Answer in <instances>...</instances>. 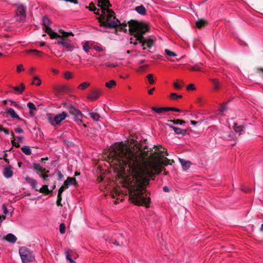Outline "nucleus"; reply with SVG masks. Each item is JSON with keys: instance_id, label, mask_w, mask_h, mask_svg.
Returning <instances> with one entry per match:
<instances>
[{"instance_id": "obj_1", "label": "nucleus", "mask_w": 263, "mask_h": 263, "mask_svg": "<svg viewBox=\"0 0 263 263\" xmlns=\"http://www.w3.org/2000/svg\"><path fill=\"white\" fill-rule=\"evenodd\" d=\"M132 140L131 144L136 147L137 152L134 153L125 144H115L112 150L107 156V161L111 165H115L118 169L125 172V166L135 173V182L129 189V197L133 203L137 205H144L149 207L151 198L147 197L145 186L149 183V179L153 178L155 174H160L162 165L167 166L171 160L163 158L168 154L167 150L160 145H154L153 148L138 143Z\"/></svg>"}, {"instance_id": "obj_2", "label": "nucleus", "mask_w": 263, "mask_h": 263, "mask_svg": "<svg viewBox=\"0 0 263 263\" xmlns=\"http://www.w3.org/2000/svg\"><path fill=\"white\" fill-rule=\"evenodd\" d=\"M129 26V32L130 34L133 35L139 42L141 43L143 49H146L145 46L148 48H151L154 44L155 41L153 39H145L143 35L148 31L149 27L145 24L142 22H139L136 20H131L128 23L125 22L121 23L119 21L118 25L116 27L112 28H116L115 32L117 33L118 29L120 31L123 30L124 32H127L126 28L127 25Z\"/></svg>"}, {"instance_id": "obj_3", "label": "nucleus", "mask_w": 263, "mask_h": 263, "mask_svg": "<svg viewBox=\"0 0 263 263\" xmlns=\"http://www.w3.org/2000/svg\"><path fill=\"white\" fill-rule=\"evenodd\" d=\"M98 6L101 8L102 14L97 17L100 25L105 28H113L118 25L119 20L116 18L115 13L109 7L111 5L109 0H98Z\"/></svg>"}, {"instance_id": "obj_4", "label": "nucleus", "mask_w": 263, "mask_h": 263, "mask_svg": "<svg viewBox=\"0 0 263 263\" xmlns=\"http://www.w3.org/2000/svg\"><path fill=\"white\" fill-rule=\"evenodd\" d=\"M19 254L23 263H30L35 259L33 252L25 247H22L20 248Z\"/></svg>"}, {"instance_id": "obj_5", "label": "nucleus", "mask_w": 263, "mask_h": 263, "mask_svg": "<svg viewBox=\"0 0 263 263\" xmlns=\"http://www.w3.org/2000/svg\"><path fill=\"white\" fill-rule=\"evenodd\" d=\"M63 105L67 109L68 112L73 116V120L76 122H77L78 123L82 122V118L83 117V115L80 110L76 109L71 105L67 104V103H64Z\"/></svg>"}, {"instance_id": "obj_6", "label": "nucleus", "mask_w": 263, "mask_h": 263, "mask_svg": "<svg viewBox=\"0 0 263 263\" xmlns=\"http://www.w3.org/2000/svg\"><path fill=\"white\" fill-rule=\"evenodd\" d=\"M67 114L65 111H63L61 114L52 115V114L48 115V122L53 126L59 125L61 124L62 121L65 119Z\"/></svg>"}, {"instance_id": "obj_7", "label": "nucleus", "mask_w": 263, "mask_h": 263, "mask_svg": "<svg viewBox=\"0 0 263 263\" xmlns=\"http://www.w3.org/2000/svg\"><path fill=\"white\" fill-rule=\"evenodd\" d=\"M26 7L23 5H18L16 11V21L23 22L25 21L26 15Z\"/></svg>"}, {"instance_id": "obj_8", "label": "nucleus", "mask_w": 263, "mask_h": 263, "mask_svg": "<svg viewBox=\"0 0 263 263\" xmlns=\"http://www.w3.org/2000/svg\"><path fill=\"white\" fill-rule=\"evenodd\" d=\"M57 44L62 45L64 49L68 52H71L74 48V46L71 44L68 38L62 37L61 39L58 41Z\"/></svg>"}, {"instance_id": "obj_9", "label": "nucleus", "mask_w": 263, "mask_h": 263, "mask_svg": "<svg viewBox=\"0 0 263 263\" xmlns=\"http://www.w3.org/2000/svg\"><path fill=\"white\" fill-rule=\"evenodd\" d=\"M125 239L122 234L117 235L115 238H112L110 242L116 245L117 246H122L124 244Z\"/></svg>"}, {"instance_id": "obj_10", "label": "nucleus", "mask_w": 263, "mask_h": 263, "mask_svg": "<svg viewBox=\"0 0 263 263\" xmlns=\"http://www.w3.org/2000/svg\"><path fill=\"white\" fill-rule=\"evenodd\" d=\"M233 128L235 132V138H238L245 133V127L243 125H238L237 123H235Z\"/></svg>"}, {"instance_id": "obj_11", "label": "nucleus", "mask_w": 263, "mask_h": 263, "mask_svg": "<svg viewBox=\"0 0 263 263\" xmlns=\"http://www.w3.org/2000/svg\"><path fill=\"white\" fill-rule=\"evenodd\" d=\"M6 116H10L12 118H16L24 123L25 122V121L23 119L21 118L15 112L14 110L12 108H9L6 111Z\"/></svg>"}, {"instance_id": "obj_12", "label": "nucleus", "mask_w": 263, "mask_h": 263, "mask_svg": "<svg viewBox=\"0 0 263 263\" xmlns=\"http://www.w3.org/2000/svg\"><path fill=\"white\" fill-rule=\"evenodd\" d=\"M33 170L35 171L39 176L41 174L44 173H48L49 171L48 170H46L45 168L42 167L40 164L37 163H33Z\"/></svg>"}, {"instance_id": "obj_13", "label": "nucleus", "mask_w": 263, "mask_h": 263, "mask_svg": "<svg viewBox=\"0 0 263 263\" xmlns=\"http://www.w3.org/2000/svg\"><path fill=\"white\" fill-rule=\"evenodd\" d=\"M45 32L47 33L52 39H56L58 37L61 39L62 37V36L53 31L50 27H47V29L45 30Z\"/></svg>"}, {"instance_id": "obj_14", "label": "nucleus", "mask_w": 263, "mask_h": 263, "mask_svg": "<svg viewBox=\"0 0 263 263\" xmlns=\"http://www.w3.org/2000/svg\"><path fill=\"white\" fill-rule=\"evenodd\" d=\"M167 125L171 128H172L174 132L178 135H185L186 134L187 129H182L179 127H175L173 125L167 124Z\"/></svg>"}, {"instance_id": "obj_15", "label": "nucleus", "mask_w": 263, "mask_h": 263, "mask_svg": "<svg viewBox=\"0 0 263 263\" xmlns=\"http://www.w3.org/2000/svg\"><path fill=\"white\" fill-rule=\"evenodd\" d=\"M101 95V92L97 90H93L89 96L88 97V99H90L91 101H95L98 99Z\"/></svg>"}, {"instance_id": "obj_16", "label": "nucleus", "mask_w": 263, "mask_h": 263, "mask_svg": "<svg viewBox=\"0 0 263 263\" xmlns=\"http://www.w3.org/2000/svg\"><path fill=\"white\" fill-rule=\"evenodd\" d=\"M179 160L184 171H186L190 167L191 162L190 161H186L181 158H179Z\"/></svg>"}, {"instance_id": "obj_17", "label": "nucleus", "mask_w": 263, "mask_h": 263, "mask_svg": "<svg viewBox=\"0 0 263 263\" xmlns=\"http://www.w3.org/2000/svg\"><path fill=\"white\" fill-rule=\"evenodd\" d=\"M208 24V22L206 20L204 19H199L196 23V27L198 29H202L205 27V26Z\"/></svg>"}, {"instance_id": "obj_18", "label": "nucleus", "mask_w": 263, "mask_h": 263, "mask_svg": "<svg viewBox=\"0 0 263 263\" xmlns=\"http://www.w3.org/2000/svg\"><path fill=\"white\" fill-rule=\"evenodd\" d=\"M11 167L10 166L5 167L3 172L4 176L7 178H10L13 174V171L11 170Z\"/></svg>"}, {"instance_id": "obj_19", "label": "nucleus", "mask_w": 263, "mask_h": 263, "mask_svg": "<svg viewBox=\"0 0 263 263\" xmlns=\"http://www.w3.org/2000/svg\"><path fill=\"white\" fill-rule=\"evenodd\" d=\"M5 239L8 242H12V243H14L16 242V240H17V238L16 237V236L11 234V233H9V234H8L5 237Z\"/></svg>"}, {"instance_id": "obj_20", "label": "nucleus", "mask_w": 263, "mask_h": 263, "mask_svg": "<svg viewBox=\"0 0 263 263\" xmlns=\"http://www.w3.org/2000/svg\"><path fill=\"white\" fill-rule=\"evenodd\" d=\"M65 182L69 186L70 185H77L78 184L76 179L73 177H68Z\"/></svg>"}, {"instance_id": "obj_21", "label": "nucleus", "mask_w": 263, "mask_h": 263, "mask_svg": "<svg viewBox=\"0 0 263 263\" xmlns=\"http://www.w3.org/2000/svg\"><path fill=\"white\" fill-rule=\"evenodd\" d=\"M135 10L141 15L146 14V9L143 5L137 6L135 8Z\"/></svg>"}, {"instance_id": "obj_22", "label": "nucleus", "mask_w": 263, "mask_h": 263, "mask_svg": "<svg viewBox=\"0 0 263 263\" xmlns=\"http://www.w3.org/2000/svg\"><path fill=\"white\" fill-rule=\"evenodd\" d=\"M50 23V21L47 17L44 16L43 17L42 24L45 26V28L43 29L44 30H45L47 27H49Z\"/></svg>"}, {"instance_id": "obj_23", "label": "nucleus", "mask_w": 263, "mask_h": 263, "mask_svg": "<svg viewBox=\"0 0 263 263\" xmlns=\"http://www.w3.org/2000/svg\"><path fill=\"white\" fill-rule=\"evenodd\" d=\"M168 122L173 123L174 124L182 125L185 123V121L181 119L168 120Z\"/></svg>"}, {"instance_id": "obj_24", "label": "nucleus", "mask_w": 263, "mask_h": 263, "mask_svg": "<svg viewBox=\"0 0 263 263\" xmlns=\"http://www.w3.org/2000/svg\"><path fill=\"white\" fill-rule=\"evenodd\" d=\"M88 114L90 117L95 121H99V118H100V115L98 113L89 111Z\"/></svg>"}, {"instance_id": "obj_25", "label": "nucleus", "mask_w": 263, "mask_h": 263, "mask_svg": "<svg viewBox=\"0 0 263 263\" xmlns=\"http://www.w3.org/2000/svg\"><path fill=\"white\" fill-rule=\"evenodd\" d=\"M13 89L14 90L20 93H22V92L25 89V86L23 83H21V87L17 86L13 87Z\"/></svg>"}, {"instance_id": "obj_26", "label": "nucleus", "mask_w": 263, "mask_h": 263, "mask_svg": "<svg viewBox=\"0 0 263 263\" xmlns=\"http://www.w3.org/2000/svg\"><path fill=\"white\" fill-rule=\"evenodd\" d=\"M37 191H39L40 193H43L45 195H49L48 186L47 185H43L41 188L38 190Z\"/></svg>"}, {"instance_id": "obj_27", "label": "nucleus", "mask_w": 263, "mask_h": 263, "mask_svg": "<svg viewBox=\"0 0 263 263\" xmlns=\"http://www.w3.org/2000/svg\"><path fill=\"white\" fill-rule=\"evenodd\" d=\"M27 52H29V53H33L35 55L39 57H42V55H43L44 54V53L43 52H42V51L37 50L36 49H30L29 50H28Z\"/></svg>"}, {"instance_id": "obj_28", "label": "nucleus", "mask_w": 263, "mask_h": 263, "mask_svg": "<svg viewBox=\"0 0 263 263\" xmlns=\"http://www.w3.org/2000/svg\"><path fill=\"white\" fill-rule=\"evenodd\" d=\"M21 150L27 155H30L31 154V150L28 146H24L21 147Z\"/></svg>"}, {"instance_id": "obj_29", "label": "nucleus", "mask_w": 263, "mask_h": 263, "mask_svg": "<svg viewBox=\"0 0 263 263\" xmlns=\"http://www.w3.org/2000/svg\"><path fill=\"white\" fill-rule=\"evenodd\" d=\"M41 80L37 76H34L33 77V81L31 83L32 85H36V86H40L41 84Z\"/></svg>"}, {"instance_id": "obj_30", "label": "nucleus", "mask_w": 263, "mask_h": 263, "mask_svg": "<svg viewBox=\"0 0 263 263\" xmlns=\"http://www.w3.org/2000/svg\"><path fill=\"white\" fill-rule=\"evenodd\" d=\"M65 254L66 259L68 260L70 262V263H76V261H74L72 259V257H73V256L70 254V251L69 250L66 251Z\"/></svg>"}, {"instance_id": "obj_31", "label": "nucleus", "mask_w": 263, "mask_h": 263, "mask_svg": "<svg viewBox=\"0 0 263 263\" xmlns=\"http://www.w3.org/2000/svg\"><path fill=\"white\" fill-rule=\"evenodd\" d=\"M69 187V185L64 181V184L60 187L58 191V194L62 195V193Z\"/></svg>"}, {"instance_id": "obj_32", "label": "nucleus", "mask_w": 263, "mask_h": 263, "mask_svg": "<svg viewBox=\"0 0 263 263\" xmlns=\"http://www.w3.org/2000/svg\"><path fill=\"white\" fill-rule=\"evenodd\" d=\"M27 107L29 108V113L31 115L32 110H36V108L35 105L32 102H29L27 104Z\"/></svg>"}, {"instance_id": "obj_33", "label": "nucleus", "mask_w": 263, "mask_h": 263, "mask_svg": "<svg viewBox=\"0 0 263 263\" xmlns=\"http://www.w3.org/2000/svg\"><path fill=\"white\" fill-rule=\"evenodd\" d=\"M60 32H61V33L63 34L62 37L68 38V36H69V35H71V36H73L74 35V34H73L72 32H65V31H64V30H63L62 29H61L60 30Z\"/></svg>"}, {"instance_id": "obj_34", "label": "nucleus", "mask_w": 263, "mask_h": 263, "mask_svg": "<svg viewBox=\"0 0 263 263\" xmlns=\"http://www.w3.org/2000/svg\"><path fill=\"white\" fill-rule=\"evenodd\" d=\"M116 85V82L115 81L111 80L108 82L105 83V86L108 88H112L113 86Z\"/></svg>"}, {"instance_id": "obj_35", "label": "nucleus", "mask_w": 263, "mask_h": 263, "mask_svg": "<svg viewBox=\"0 0 263 263\" xmlns=\"http://www.w3.org/2000/svg\"><path fill=\"white\" fill-rule=\"evenodd\" d=\"M89 85H90L89 83L85 82L82 83L80 85H79V86H78V88L81 89H85V88H86L87 87L89 86Z\"/></svg>"}, {"instance_id": "obj_36", "label": "nucleus", "mask_w": 263, "mask_h": 263, "mask_svg": "<svg viewBox=\"0 0 263 263\" xmlns=\"http://www.w3.org/2000/svg\"><path fill=\"white\" fill-rule=\"evenodd\" d=\"M29 183L32 189H35L36 191H38V189H37V182L36 180L33 179Z\"/></svg>"}, {"instance_id": "obj_37", "label": "nucleus", "mask_w": 263, "mask_h": 263, "mask_svg": "<svg viewBox=\"0 0 263 263\" xmlns=\"http://www.w3.org/2000/svg\"><path fill=\"white\" fill-rule=\"evenodd\" d=\"M151 109L158 114H161L163 112L162 107L158 108L156 107H152Z\"/></svg>"}, {"instance_id": "obj_38", "label": "nucleus", "mask_w": 263, "mask_h": 263, "mask_svg": "<svg viewBox=\"0 0 263 263\" xmlns=\"http://www.w3.org/2000/svg\"><path fill=\"white\" fill-rule=\"evenodd\" d=\"M67 90V88L66 86H62L60 88L55 89L56 93H59L60 92H65Z\"/></svg>"}, {"instance_id": "obj_39", "label": "nucleus", "mask_w": 263, "mask_h": 263, "mask_svg": "<svg viewBox=\"0 0 263 263\" xmlns=\"http://www.w3.org/2000/svg\"><path fill=\"white\" fill-rule=\"evenodd\" d=\"M223 137L228 140H232L235 138V135L232 133H229L227 135L223 136Z\"/></svg>"}, {"instance_id": "obj_40", "label": "nucleus", "mask_w": 263, "mask_h": 263, "mask_svg": "<svg viewBox=\"0 0 263 263\" xmlns=\"http://www.w3.org/2000/svg\"><path fill=\"white\" fill-rule=\"evenodd\" d=\"M182 96L181 95H177L176 93H171L170 94V98L172 99L176 100L177 99L182 98Z\"/></svg>"}, {"instance_id": "obj_41", "label": "nucleus", "mask_w": 263, "mask_h": 263, "mask_svg": "<svg viewBox=\"0 0 263 263\" xmlns=\"http://www.w3.org/2000/svg\"><path fill=\"white\" fill-rule=\"evenodd\" d=\"M165 53L168 56L174 57L176 56V53L174 52H173L168 49H165L164 50Z\"/></svg>"}, {"instance_id": "obj_42", "label": "nucleus", "mask_w": 263, "mask_h": 263, "mask_svg": "<svg viewBox=\"0 0 263 263\" xmlns=\"http://www.w3.org/2000/svg\"><path fill=\"white\" fill-rule=\"evenodd\" d=\"M86 8H88L91 11H95L97 10V8L92 2L90 3L89 6L88 7L86 6Z\"/></svg>"}, {"instance_id": "obj_43", "label": "nucleus", "mask_w": 263, "mask_h": 263, "mask_svg": "<svg viewBox=\"0 0 263 263\" xmlns=\"http://www.w3.org/2000/svg\"><path fill=\"white\" fill-rule=\"evenodd\" d=\"M211 81L213 83L214 89L215 90H218L219 88V82L216 79H212Z\"/></svg>"}, {"instance_id": "obj_44", "label": "nucleus", "mask_w": 263, "mask_h": 263, "mask_svg": "<svg viewBox=\"0 0 263 263\" xmlns=\"http://www.w3.org/2000/svg\"><path fill=\"white\" fill-rule=\"evenodd\" d=\"M148 80V82L151 84H153L155 83V81L153 80V75L152 74H149L146 76Z\"/></svg>"}, {"instance_id": "obj_45", "label": "nucleus", "mask_w": 263, "mask_h": 263, "mask_svg": "<svg viewBox=\"0 0 263 263\" xmlns=\"http://www.w3.org/2000/svg\"><path fill=\"white\" fill-rule=\"evenodd\" d=\"M227 103H225L224 104H222L220 106V108L219 109V114L220 115H222V112L226 110V105H227Z\"/></svg>"}, {"instance_id": "obj_46", "label": "nucleus", "mask_w": 263, "mask_h": 263, "mask_svg": "<svg viewBox=\"0 0 263 263\" xmlns=\"http://www.w3.org/2000/svg\"><path fill=\"white\" fill-rule=\"evenodd\" d=\"M62 199V195L58 194V199L57 200V205L58 206H62V204H61Z\"/></svg>"}, {"instance_id": "obj_47", "label": "nucleus", "mask_w": 263, "mask_h": 263, "mask_svg": "<svg viewBox=\"0 0 263 263\" xmlns=\"http://www.w3.org/2000/svg\"><path fill=\"white\" fill-rule=\"evenodd\" d=\"M60 232L61 234H63L65 232V226L63 223H61L60 225Z\"/></svg>"}, {"instance_id": "obj_48", "label": "nucleus", "mask_w": 263, "mask_h": 263, "mask_svg": "<svg viewBox=\"0 0 263 263\" xmlns=\"http://www.w3.org/2000/svg\"><path fill=\"white\" fill-rule=\"evenodd\" d=\"M120 192L119 191V190H118L117 189H115L114 190V193H113L111 196L113 198H115L117 196L120 195Z\"/></svg>"}, {"instance_id": "obj_49", "label": "nucleus", "mask_w": 263, "mask_h": 263, "mask_svg": "<svg viewBox=\"0 0 263 263\" xmlns=\"http://www.w3.org/2000/svg\"><path fill=\"white\" fill-rule=\"evenodd\" d=\"M190 70L192 71H199L201 70V68L199 67V66L197 64H196L191 67Z\"/></svg>"}, {"instance_id": "obj_50", "label": "nucleus", "mask_w": 263, "mask_h": 263, "mask_svg": "<svg viewBox=\"0 0 263 263\" xmlns=\"http://www.w3.org/2000/svg\"><path fill=\"white\" fill-rule=\"evenodd\" d=\"M65 78L67 79H69L72 78V73L69 71H66L65 73Z\"/></svg>"}, {"instance_id": "obj_51", "label": "nucleus", "mask_w": 263, "mask_h": 263, "mask_svg": "<svg viewBox=\"0 0 263 263\" xmlns=\"http://www.w3.org/2000/svg\"><path fill=\"white\" fill-rule=\"evenodd\" d=\"M83 50L86 51V52H88L89 51V46L88 45V43H86L83 47Z\"/></svg>"}, {"instance_id": "obj_52", "label": "nucleus", "mask_w": 263, "mask_h": 263, "mask_svg": "<svg viewBox=\"0 0 263 263\" xmlns=\"http://www.w3.org/2000/svg\"><path fill=\"white\" fill-rule=\"evenodd\" d=\"M186 89L187 90H194L196 88L193 84H190L187 86Z\"/></svg>"}, {"instance_id": "obj_53", "label": "nucleus", "mask_w": 263, "mask_h": 263, "mask_svg": "<svg viewBox=\"0 0 263 263\" xmlns=\"http://www.w3.org/2000/svg\"><path fill=\"white\" fill-rule=\"evenodd\" d=\"M24 70L22 65L20 64L17 66L16 71L17 72H20Z\"/></svg>"}, {"instance_id": "obj_54", "label": "nucleus", "mask_w": 263, "mask_h": 263, "mask_svg": "<svg viewBox=\"0 0 263 263\" xmlns=\"http://www.w3.org/2000/svg\"><path fill=\"white\" fill-rule=\"evenodd\" d=\"M14 130L16 133H19V134H21V133H23L24 132V130L19 126H18L17 127L15 128L14 129Z\"/></svg>"}, {"instance_id": "obj_55", "label": "nucleus", "mask_w": 263, "mask_h": 263, "mask_svg": "<svg viewBox=\"0 0 263 263\" xmlns=\"http://www.w3.org/2000/svg\"><path fill=\"white\" fill-rule=\"evenodd\" d=\"M10 101L11 102V104L14 105L15 107H16L17 108H22L21 105H20L19 104H18L17 102L13 101L12 100H10Z\"/></svg>"}, {"instance_id": "obj_56", "label": "nucleus", "mask_w": 263, "mask_h": 263, "mask_svg": "<svg viewBox=\"0 0 263 263\" xmlns=\"http://www.w3.org/2000/svg\"><path fill=\"white\" fill-rule=\"evenodd\" d=\"M15 139H13L11 141V143L12 144L13 146H15V147H17V148H18L20 147V145L18 143H16L15 142Z\"/></svg>"}, {"instance_id": "obj_57", "label": "nucleus", "mask_w": 263, "mask_h": 263, "mask_svg": "<svg viewBox=\"0 0 263 263\" xmlns=\"http://www.w3.org/2000/svg\"><path fill=\"white\" fill-rule=\"evenodd\" d=\"M2 209L3 210V213L6 215L8 213V211L6 206L5 204L2 205Z\"/></svg>"}, {"instance_id": "obj_58", "label": "nucleus", "mask_w": 263, "mask_h": 263, "mask_svg": "<svg viewBox=\"0 0 263 263\" xmlns=\"http://www.w3.org/2000/svg\"><path fill=\"white\" fill-rule=\"evenodd\" d=\"M174 87L175 88L177 89H180L181 88V86L179 85L177 82H175L174 83Z\"/></svg>"}, {"instance_id": "obj_59", "label": "nucleus", "mask_w": 263, "mask_h": 263, "mask_svg": "<svg viewBox=\"0 0 263 263\" xmlns=\"http://www.w3.org/2000/svg\"><path fill=\"white\" fill-rule=\"evenodd\" d=\"M40 176L41 177L43 178L44 180H46L47 178L48 177V175H47V173H44V174H41Z\"/></svg>"}, {"instance_id": "obj_60", "label": "nucleus", "mask_w": 263, "mask_h": 263, "mask_svg": "<svg viewBox=\"0 0 263 263\" xmlns=\"http://www.w3.org/2000/svg\"><path fill=\"white\" fill-rule=\"evenodd\" d=\"M24 139L23 137L18 136L15 138V139H17L18 140V142L19 143H23V140Z\"/></svg>"}, {"instance_id": "obj_61", "label": "nucleus", "mask_w": 263, "mask_h": 263, "mask_svg": "<svg viewBox=\"0 0 263 263\" xmlns=\"http://www.w3.org/2000/svg\"><path fill=\"white\" fill-rule=\"evenodd\" d=\"M162 109L163 112L171 111V107H162Z\"/></svg>"}, {"instance_id": "obj_62", "label": "nucleus", "mask_w": 263, "mask_h": 263, "mask_svg": "<svg viewBox=\"0 0 263 263\" xmlns=\"http://www.w3.org/2000/svg\"><path fill=\"white\" fill-rule=\"evenodd\" d=\"M58 176L59 178L60 179H62L63 178V174H62V173L60 171L58 172Z\"/></svg>"}, {"instance_id": "obj_63", "label": "nucleus", "mask_w": 263, "mask_h": 263, "mask_svg": "<svg viewBox=\"0 0 263 263\" xmlns=\"http://www.w3.org/2000/svg\"><path fill=\"white\" fill-rule=\"evenodd\" d=\"M163 190L164 192H168L170 191L169 188L167 186H164L163 187Z\"/></svg>"}, {"instance_id": "obj_64", "label": "nucleus", "mask_w": 263, "mask_h": 263, "mask_svg": "<svg viewBox=\"0 0 263 263\" xmlns=\"http://www.w3.org/2000/svg\"><path fill=\"white\" fill-rule=\"evenodd\" d=\"M25 179L26 181L29 183L31 182V181L33 180V179H31L30 177L28 176L26 177Z\"/></svg>"}]
</instances>
